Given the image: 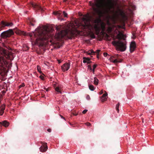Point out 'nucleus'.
Here are the masks:
<instances>
[{
  "mask_svg": "<svg viewBox=\"0 0 154 154\" xmlns=\"http://www.w3.org/2000/svg\"><path fill=\"white\" fill-rule=\"evenodd\" d=\"M94 14H97L99 18L93 20L92 25H91L90 22L92 18V16L89 13L85 15H83L81 13H79V15L82 17V23L78 22L77 20L75 21V24H73L72 28H69L68 29L65 30H62V26L61 25L57 26L56 27L57 32L55 35V38L57 39H60L63 38L64 36L67 35L71 37H73L78 33L77 28L82 26L84 29H91L93 28L95 31V33L98 35L102 29V32L104 33L106 25L102 21L101 17H104L106 14H108L109 11L110 10H94ZM113 11L114 10H113Z\"/></svg>",
  "mask_w": 154,
  "mask_h": 154,
  "instance_id": "obj_1",
  "label": "nucleus"
},
{
  "mask_svg": "<svg viewBox=\"0 0 154 154\" xmlns=\"http://www.w3.org/2000/svg\"><path fill=\"white\" fill-rule=\"evenodd\" d=\"M89 4L92 10H135L136 8L134 4L124 1L94 0V2L90 1Z\"/></svg>",
  "mask_w": 154,
  "mask_h": 154,
  "instance_id": "obj_2",
  "label": "nucleus"
},
{
  "mask_svg": "<svg viewBox=\"0 0 154 154\" xmlns=\"http://www.w3.org/2000/svg\"><path fill=\"white\" fill-rule=\"evenodd\" d=\"M30 36L31 39L36 41L37 43H42L45 41L52 42V35L46 30H43L40 27H38L34 32L31 33Z\"/></svg>",
  "mask_w": 154,
  "mask_h": 154,
  "instance_id": "obj_3",
  "label": "nucleus"
},
{
  "mask_svg": "<svg viewBox=\"0 0 154 154\" xmlns=\"http://www.w3.org/2000/svg\"><path fill=\"white\" fill-rule=\"evenodd\" d=\"M123 36L122 33L119 32L117 35L119 40L117 41H113L112 42V44L116 46L117 49L121 51H125L127 48V42L125 39L123 38V40H121Z\"/></svg>",
  "mask_w": 154,
  "mask_h": 154,
  "instance_id": "obj_4",
  "label": "nucleus"
},
{
  "mask_svg": "<svg viewBox=\"0 0 154 154\" xmlns=\"http://www.w3.org/2000/svg\"><path fill=\"white\" fill-rule=\"evenodd\" d=\"M8 62L4 59V57L0 56V75L3 72L4 69L7 66Z\"/></svg>",
  "mask_w": 154,
  "mask_h": 154,
  "instance_id": "obj_5",
  "label": "nucleus"
},
{
  "mask_svg": "<svg viewBox=\"0 0 154 154\" xmlns=\"http://www.w3.org/2000/svg\"><path fill=\"white\" fill-rule=\"evenodd\" d=\"M14 32L12 29H9L8 30L4 31L2 32L1 35V36L3 38H9L13 35Z\"/></svg>",
  "mask_w": 154,
  "mask_h": 154,
  "instance_id": "obj_6",
  "label": "nucleus"
},
{
  "mask_svg": "<svg viewBox=\"0 0 154 154\" xmlns=\"http://www.w3.org/2000/svg\"><path fill=\"white\" fill-rule=\"evenodd\" d=\"M29 6L33 8L37 9V10H43L42 7L39 4L34 3L32 2H31L30 3Z\"/></svg>",
  "mask_w": 154,
  "mask_h": 154,
  "instance_id": "obj_7",
  "label": "nucleus"
},
{
  "mask_svg": "<svg viewBox=\"0 0 154 154\" xmlns=\"http://www.w3.org/2000/svg\"><path fill=\"white\" fill-rule=\"evenodd\" d=\"M70 63L69 62H66L64 64L61 66L62 70L63 72L67 71L69 68Z\"/></svg>",
  "mask_w": 154,
  "mask_h": 154,
  "instance_id": "obj_8",
  "label": "nucleus"
},
{
  "mask_svg": "<svg viewBox=\"0 0 154 154\" xmlns=\"http://www.w3.org/2000/svg\"><path fill=\"white\" fill-rule=\"evenodd\" d=\"M1 25L2 27H4L5 26H11L13 25V23L12 22H8L2 21H1Z\"/></svg>",
  "mask_w": 154,
  "mask_h": 154,
  "instance_id": "obj_9",
  "label": "nucleus"
},
{
  "mask_svg": "<svg viewBox=\"0 0 154 154\" xmlns=\"http://www.w3.org/2000/svg\"><path fill=\"white\" fill-rule=\"evenodd\" d=\"M41 143L42 144V145L39 148L40 151L41 152H45L48 149V147L47 145V143H45L44 144L43 143V142H41Z\"/></svg>",
  "mask_w": 154,
  "mask_h": 154,
  "instance_id": "obj_10",
  "label": "nucleus"
},
{
  "mask_svg": "<svg viewBox=\"0 0 154 154\" xmlns=\"http://www.w3.org/2000/svg\"><path fill=\"white\" fill-rule=\"evenodd\" d=\"M27 22L29 25L33 26L35 22V20L33 18H29L27 20Z\"/></svg>",
  "mask_w": 154,
  "mask_h": 154,
  "instance_id": "obj_11",
  "label": "nucleus"
},
{
  "mask_svg": "<svg viewBox=\"0 0 154 154\" xmlns=\"http://www.w3.org/2000/svg\"><path fill=\"white\" fill-rule=\"evenodd\" d=\"M136 43L135 42H131L130 46V51L131 53L133 52L136 48Z\"/></svg>",
  "mask_w": 154,
  "mask_h": 154,
  "instance_id": "obj_12",
  "label": "nucleus"
},
{
  "mask_svg": "<svg viewBox=\"0 0 154 154\" xmlns=\"http://www.w3.org/2000/svg\"><path fill=\"white\" fill-rule=\"evenodd\" d=\"M9 125V123L6 121H4L2 122H0V126H2L7 127Z\"/></svg>",
  "mask_w": 154,
  "mask_h": 154,
  "instance_id": "obj_13",
  "label": "nucleus"
},
{
  "mask_svg": "<svg viewBox=\"0 0 154 154\" xmlns=\"http://www.w3.org/2000/svg\"><path fill=\"white\" fill-rule=\"evenodd\" d=\"M116 56H112L110 58V60L111 62L114 63H116L119 62V61L116 58Z\"/></svg>",
  "mask_w": 154,
  "mask_h": 154,
  "instance_id": "obj_14",
  "label": "nucleus"
},
{
  "mask_svg": "<svg viewBox=\"0 0 154 154\" xmlns=\"http://www.w3.org/2000/svg\"><path fill=\"white\" fill-rule=\"evenodd\" d=\"M5 108V105L4 104L2 105L0 107V115H2L4 113V110Z\"/></svg>",
  "mask_w": 154,
  "mask_h": 154,
  "instance_id": "obj_15",
  "label": "nucleus"
},
{
  "mask_svg": "<svg viewBox=\"0 0 154 154\" xmlns=\"http://www.w3.org/2000/svg\"><path fill=\"white\" fill-rule=\"evenodd\" d=\"M83 62L84 63H87L88 64H89L91 62V61H90V59L89 57H83Z\"/></svg>",
  "mask_w": 154,
  "mask_h": 154,
  "instance_id": "obj_16",
  "label": "nucleus"
},
{
  "mask_svg": "<svg viewBox=\"0 0 154 154\" xmlns=\"http://www.w3.org/2000/svg\"><path fill=\"white\" fill-rule=\"evenodd\" d=\"M15 33L18 35H26V33L23 31H21L18 29H17L15 31Z\"/></svg>",
  "mask_w": 154,
  "mask_h": 154,
  "instance_id": "obj_17",
  "label": "nucleus"
},
{
  "mask_svg": "<svg viewBox=\"0 0 154 154\" xmlns=\"http://www.w3.org/2000/svg\"><path fill=\"white\" fill-rule=\"evenodd\" d=\"M53 14L57 16H60L62 12L60 10H59L58 11H53Z\"/></svg>",
  "mask_w": 154,
  "mask_h": 154,
  "instance_id": "obj_18",
  "label": "nucleus"
},
{
  "mask_svg": "<svg viewBox=\"0 0 154 154\" xmlns=\"http://www.w3.org/2000/svg\"><path fill=\"white\" fill-rule=\"evenodd\" d=\"M98 80L96 77H94V83L96 85H97L98 84Z\"/></svg>",
  "mask_w": 154,
  "mask_h": 154,
  "instance_id": "obj_19",
  "label": "nucleus"
},
{
  "mask_svg": "<svg viewBox=\"0 0 154 154\" xmlns=\"http://www.w3.org/2000/svg\"><path fill=\"white\" fill-rule=\"evenodd\" d=\"M120 104L119 103H118L117 104L116 106V109L117 111L118 112H119V106Z\"/></svg>",
  "mask_w": 154,
  "mask_h": 154,
  "instance_id": "obj_20",
  "label": "nucleus"
},
{
  "mask_svg": "<svg viewBox=\"0 0 154 154\" xmlns=\"http://www.w3.org/2000/svg\"><path fill=\"white\" fill-rule=\"evenodd\" d=\"M89 89L91 91H93L94 89V88L93 85H90L89 86Z\"/></svg>",
  "mask_w": 154,
  "mask_h": 154,
  "instance_id": "obj_21",
  "label": "nucleus"
},
{
  "mask_svg": "<svg viewBox=\"0 0 154 154\" xmlns=\"http://www.w3.org/2000/svg\"><path fill=\"white\" fill-rule=\"evenodd\" d=\"M42 96L41 97H45V92L43 90H42L41 91Z\"/></svg>",
  "mask_w": 154,
  "mask_h": 154,
  "instance_id": "obj_22",
  "label": "nucleus"
},
{
  "mask_svg": "<svg viewBox=\"0 0 154 154\" xmlns=\"http://www.w3.org/2000/svg\"><path fill=\"white\" fill-rule=\"evenodd\" d=\"M55 90L57 92L61 93L60 88L58 87H57L55 88Z\"/></svg>",
  "mask_w": 154,
  "mask_h": 154,
  "instance_id": "obj_23",
  "label": "nucleus"
},
{
  "mask_svg": "<svg viewBox=\"0 0 154 154\" xmlns=\"http://www.w3.org/2000/svg\"><path fill=\"white\" fill-rule=\"evenodd\" d=\"M107 100V98L106 97H101V100L102 102H104L106 100Z\"/></svg>",
  "mask_w": 154,
  "mask_h": 154,
  "instance_id": "obj_24",
  "label": "nucleus"
},
{
  "mask_svg": "<svg viewBox=\"0 0 154 154\" xmlns=\"http://www.w3.org/2000/svg\"><path fill=\"white\" fill-rule=\"evenodd\" d=\"M97 66V64H94L93 65V69L92 70V72L93 73H94V72L95 71V69L96 68Z\"/></svg>",
  "mask_w": 154,
  "mask_h": 154,
  "instance_id": "obj_25",
  "label": "nucleus"
},
{
  "mask_svg": "<svg viewBox=\"0 0 154 154\" xmlns=\"http://www.w3.org/2000/svg\"><path fill=\"white\" fill-rule=\"evenodd\" d=\"M62 14L64 15V17H67V14L66 13L65 11H63Z\"/></svg>",
  "mask_w": 154,
  "mask_h": 154,
  "instance_id": "obj_26",
  "label": "nucleus"
},
{
  "mask_svg": "<svg viewBox=\"0 0 154 154\" xmlns=\"http://www.w3.org/2000/svg\"><path fill=\"white\" fill-rule=\"evenodd\" d=\"M88 69H89L90 71H92V69L90 65H88Z\"/></svg>",
  "mask_w": 154,
  "mask_h": 154,
  "instance_id": "obj_27",
  "label": "nucleus"
},
{
  "mask_svg": "<svg viewBox=\"0 0 154 154\" xmlns=\"http://www.w3.org/2000/svg\"><path fill=\"white\" fill-rule=\"evenodd\" d=\"M100 50H97L95 52V53L97 54V56H98L99 54V53L100 52Z\"/></svg>",
  "mask_w": 154,
  "mask_h": 154,
  "instance_id": "obj_28",
  "label": "nucleus"
},
{
  "mask_svg": "<svg viewBox=\"0 0 154 154\" xmlns=\"http://www.w3.org/2000/svg\"><path fill=\"white\" fill-rule=\"evenodd\" d=\"M91 52V53L92 54H95V52H94L93 50H91L89 51V52Z\"/></svg>",
  "mask_w": 154,
  "mask_h": 154,
  "instance_id": "obj_29",
  "label": "nucleus"
},
{
  "mask_svg": "<svg viewBox=\"0 0 154 154\" xmlns=\"http://www.w3.org/2000/svg\"><path fill=\"white\" fill-rule=\"evenodd\" d=\"M39 77L42 80H44L45 79L44 76L42 75H40Z\"/></svg>",
  "mask_w": 154,
  "mask_h": 154,
  "instance_id": "obj_30",
  "label": "nucleus"
},
{
  "mask_svg": "<svg viewBox=\"0 0 154 154\" xmlns=\"http://www.w3.org/2000/svg\"><path fill=\"white\" fill-rule=\"evenodd\" d=\"M107 93L106 92V93L105 94H104L102 96V97H106V96H107Z\"/></svg>",
  "mask_w": 154,
  "mask_h": 154,
  "instance_id": "obj_31",
  "label": "nucleus"
},
{
  "mask_svg": "<svg viewBox=\"0 0 154 154\" xmlns=\"http://www.w3.org/2000/svg\"><path fill=\"white\" fill-rule=\"evenodd\" d=\"M91 37L92 38H95V36L94 35V34H92L91 35Z\"/></svg>",
  "mask_w": 154,
  "mask_h": 154,
  "instance_id": "obj_32",
  "label": "nucleus"
},
{
  "mask_svg": "<svg viewBox=\"0 0 154 154\" xmlns=\"http://www.w3.org/2000/svg\"><path fill=\"white\" fill-rule=\"evenodd\" d=\"M88 111V110L87 109H85L82 112V113L83 114H85Z\"/></svg>",
  "mask_w": 154,
  "mask_h": 154,
  "instance_id": "obj_33",
  "label": "nucleus"
},
{
  "mask_svg": "<svg viewBox=\"0 0 154 154\" xmlns=\"http://www.w3.org/2000/svg\"><path fill=\"white\" fill-rule=\"evenodd\" d=\"M3 52L5 55H7L8 54L7 53V51L6 50H4L3 51Z\"/></svg>",
  "mask_w": 154,
  "mask_h": 154,
  "instance_id": "obj_34",
  "label": "nucleus"
},
{
  "mask_svg": "<svg viewBox=\"0 0 154 154\" xmlns=\"http://www.w3.org/2000/svg\"><path fill=\"white\" fill-rule=\"evenodd\" d=\"M85 124L88 126H90L91 125V123L89 122H87L85 123Z\"/></svg>",
  "mask_w": 154,
  "mask_h": 154,
  "instance_id": "obj_35",
  "label": "nucleus"
},
{
  "mask_svg": "<svg viewBox=\"0 0 154 154\" xmlns=\"http://www.w3.org/2000/svg\"><path fill=\"white\" fill-rule=\"evenodd\" d=\"M108 55V54L106 53H103V55L104 57H106Z\"/></svg>",
  "mask_w": 154,
  "mask_h": 154,
  "instance_id": "obj_36",
  "label": "nucleus"
},
{
  "mask_svg": "<svg viewBox=\"0 0 154 154\" xmlns=\"http://www.w3.org/2000/svg\"><path fill=\"white\" fill-rule=\"evenodd\" d=\"M103 93V90H102L100 91V92L99 94H102Z\"/></svg>",
  "mask_w": 154,
  "mask_h": 154,
  "instance_id": "obj_37",
  "label": "nucleus"
},
{
  "mask_svg": "<svg viewBox=\"0 0 154 154\" xmlns=\"http://www.w3.org/2000/svg\"><path fill=\"white\" fill-rule=\"evenodd\" d=\"M87 98V99L88 100H89L90 98V97L89 96V95H88L87 96V97H86Z\"/></svg>",
  "mask_w": 154,
  "mask_h": 154,
  "instance_id": "obj_38",
  "label": "nucleus"
},
{
  "mask_svg": "<svg viewBox=\"0 0 154 154\" xmlns=\"http://www.w3.org/2000/svg\"><path fill=\"white\" fill-rule=\"evenodd\" d=\"M47 131H48L49 132H51V129H48V130H47Z\"/></svg>",
  "mask_w": 154,
  "mask_h": 154,
  "instance_id": "obj_39",
  "label": "nucleus"
},
{
  "mask_svg": "<svg viewBox=\"0 0 154 154\" xmlns=\"http://www.w3.org/2000/svg\"><path fill=\"white\" fill-rule=\"evenodd\" d=\"M73 114L74 116H77L78 115V113H73Z\"/></svg>",
  "mask_w": 154,
  "mask_h": 154,
  "instance_id": "obj_40",
  "label": "nucleus"
},
{
  "mask_svg": "<svg viewBox=\"0 0 154 154\" xmlns=\"http://www.w3.org/2000/svg\"><path fill=\"white\" fill-rule=\"evenodd\" d=\"M60 116L61 117V118L64 119L65 120V118L62 116L60 115Z\"/></svg>",
  "mask_w": 154,
  "mask_h": 154,
  "instance_id": "obj_41",
  "label": "nucleus"
},
{
  "mask_svg": "<svg viewBox=\"0 0 154 154\" xmlns=\"http://www.w3.org/2000/svg\"><path fill=\"white\" fill-rule=\"evenodd\" d=\"M45 89L46 91H49V89L48 88H44Z\"/></svg>",
  "mask_w": 154,
  "mask_h": 154,
  "instance_id": "obj_42",
  "label": "nucleus"
},
{
  "mask_svg": "<svg viewBox=\"0 0 154 154\" xmlns=\"http://www.w3.org/2000/svg\"><path fill=\"white\" fill-rule=\"evenodd\" d=\"M88 54L89 55L92 54L91 53V52H89V51H88Z\"/></svg>",
  "mask_w": 154,
  "mask_h": 154,
  "instance_id": "obj_43",
  "label": "nucleus"
},
{
  "mask_svg": "<svg viewBox=\"0 0 154 154\" xmlns=\"http://www.w3.org/2000/svg\"><path fill=\"white\" fill-rule=\"evenodd\" d=\"M63 2H66L68 0H63Z\"/></svg>",
  "mask_w": 154,
  "mask_h": 154,
  "instance_id": "obj_44",
  "label": "nucleus"
},
{
  "mask_svg": "<svg viewBox=\"0 0 154 154\" xmlns=\"http://www.w3.org/2000/svg\"><path fill=\"white\" fill-rule=\"evenodd\" d=\"M48 63L47 62H46L45 63V64L47 65H48Z\"/></svg>",
  "mask_w": 154,
  "mask_h": 154,
  "instance_id": "obj_45",
  "label": "nucleus"
},
{
  "mask_svg": "<svg viewBox=\"0 0 154 154\" xmlns=\"http://www.w3.org/2000/svg\"><path fill=\"white\" fill-rule=\"evenodd\" d=\"M106 36L107 37H109V35L107 34H106Z\"/></svg>",
  "mask_w": 154,
  "mask_h": 154,
  "instance_id": "obj_46",
  "label": "nucleus"
},
{
  "mask_svg": "<svg viewBox=\"0 0 154 154\" xmlns=\"http://www.w3.org/2000/svg\"><path fill=\"white\" fill-rule=\"evenodd\" d=\"M58 62L59 63H61V61L60 60H58Z\"/></svg>",
  "mask_w": 154,
  "mask_h": 154,
  "instance_id": "obj_47",
  "label": "nucleus"
},
{
  "mask_svg": "<svg viewBox=\"0 0 154 154\" xmlns=\"http://www.w3.org/2000/svg\"><path fill=\"white\" fill-rule=\"evenodd\" d=\"M109 29H110V31H111V28H109Z\"/></svg>",
  "mask_w": 154,
  "mask_h": 154,
  "instance_id": "obj_48",
  "label": "nucleus"
},
{
  "mask_svg": "<svg viewBox=\"0 0 154 154\" xmlns=\"http://www.w3.org/2000/svg\"><path fill=\"white\" fill-rule=\"evenodd\" d=\"M38 71L40 72V70L38 68Z\"/></svg>",
  "mask_w": 154,
  "mask_h": 154,
  "instance_id": "obj_49",
  "label": "nucleus"
},
{
  "mask_svg": "<svg viewBox=\"0 0 154 154\" xmlns=\"http://www.w3.org/2000/svg\"><path fill=\"white\" fill-rule=\"evenodd\" d=\"M142 122H143V119H142Z\"/></svg>",
  "mask_w": 154,
  "mask_h": 154,
  "instance_id": "obj_50",
  "label": "nucleus"
},
{
  "mask_svg": "<svg viewBox=\"0 0 154 154\" xmlns=\"http://www.w3.org/2000/svg\"><path fill=\"white\" fill-rule=\"evenodd\" d=\"M118 11H119L120 10H119Z\"/></svg>",
  "mask_w": 154,
  "mask_h": 154,
  "instance_id": "obj_51",
  "label": "nucleus"
}]
</instances>
